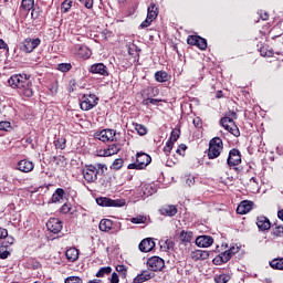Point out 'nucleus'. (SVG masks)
Returning a JSON list of instances; mask_svg holds the SVG:
<instances>
[{
  "label": "nucleus",
  "instance_id": "f257e3e1",
  "mask_svg": "<svg viewBox=\"0 0 283 283\" xmlns=\"http://www.w3.org/2000/svg\"><path fill=\"white\" fill-rule=\"evenodd\" d=\"M8 83L13 90H19L22 96L32 98L34 96V85L32 84V76L25 73L12 75Z\"/></svg>",
  "mask_w": 283,
  "mask_h": 283
},
{
  "label": "nucleus",
  "instance_id": "f03ea898",
  "mask_svg": "<svg viewBox=\"0 0 283 283\" xmlns=\"http://www.w3.org/2000/svg\"><path fill=\"white\" fill-rule=\"evenodd\" d=\"M105 171H107V165L105 164L85 165L82 175L86 182H96L98 176H103Z\"/></svg>",
  "mask_w": 283,
  "mask_h": 283
},
{
  "label": "nucleus",
  "instance_id": "7ed1b4c3",
  "mask_svg": "<svg viewBox=\"0 0 283 283\" xmlns=\"http://www.w3.org/2000/svg\"><path fill=\"white\" fill-rule=\"evenodd\" d=\"M222 149H224V144L220 137H214L209 143L208 148V158L213 160L222 154Z\"/></svg>",
  "mask_w": 283,
  "mask_h": 283
},
{
  "label": "nucleus",
  "instance_id": "20e7f679",
  "mask_svg": "<svg viewBox=\"0 0 283 283\" xmlns=\"http://www.w3.org/2000/svg\"><path fill=\"white\" fill-rule=\"evenodd\" d=\"M98 105V97L95 94H84L81 98L80 107L83 112H90Z\"/></svg>",
  "mask_w": 283,
  "mask_h": 283
},
{
  "label": "nucleus",
  "instance_id": "39448f33",
  "mask_svg": "<svg viewBox=\"0 0 283 283\" xmlns=\"http://www.w3.org/2000/svg\"><path fill=\"white\" fill-rule=\"evenodd\" d=\"M151 163V157L145 153H137L136 163L129 164L128 169H145Z\"/></svg>",
  "mask_w": 283,
  "mask_h": 283
},
{
  "label": "nucleus",
  "instance_id": "423d86ee",
  "mask_svg": "<svg viewBox=\"0 0 283 283\" xmlns=\"http://www.w3.org/2000/svg\"><path fill=\"white\" fill-rule=\"evenodd\" d=\"M96 202L99 207H125L127 201L125 199H109L107 197H98Z\"/></svg>",
  "mask_w": 283,
  "mask_h": 283
},
{
  "label": "nucleus",
  "instance_id": "0eeeda50",
  "mask_svg": "<svg viewBox=\"0 0 283 283\" xmlns=\"http://www.w3.org/2000/svg\"><path fill=\"white\" fill-rule=\"evenodd\" d=\"M95 138L102 140V143H115L116 140V130L112 128L102 129L101 132L95 133Z\"/></svg>",
  "mask_w": 283,
  "mask_h": 283
},
{
  "label": "nucleus",
  "instance_id": "6e6552de",
  "mask_svg": "<svg viewBox=\"0 0 283 283\" xmlns=\"http://www.w3.org/2000/svg\"><path fill=\"white\" fill-rule=\"evenodd\" d=\"M220 124L222 125V127H224V129H227V132L232 134V136H235L237 138L238 136H240V129L235 125V122H233V118L223 117L221 118Z\"/></svg>",
  "mask_w": 283,
  "mask_h": 283
},
{
  "label": "nucleus",
  "instance_id": "1a4fd4ad",
  "mask_svg": "<svg viewBox=\"0 0 283 283\" xmlns=\"http://www.w3.org/2000/svg\"><path fill=\"white\" fill-rule=\"evenodd\" d=\"M39 45H41V39L28 38L22 42L20 50L22 52H25L27 54H30V52H34V50H36V48H39Z\"/></svg>",
  "mask_w": 283,
  "mask_h": 283
},
{
  "label": "nucleus",
  "instance_id": "9d476101",
  "mask_svg": "<svg viewBox=\"0 0 283 283\" xmlns=\"http://www.w3.org/2000/svg\"><path fill=\"white\" fill-rule=\"evenodd\" d=\"M147 266L150 271H161L165 269V260L160 256H151L147 260Z\"/></svg>",
  "mask_w": 283,
  "mask_h": 283
},
{
  "label": "nucleus",
  "instance_id": "9b49d317",
  "mask_svg": "<svg viewBox=\"0 0 283 283\" xmlns=\"http://www.w3.org/2000/svg\"><path fill=\"white\" fill-rule=\"evenodd\" d=\"M227 163L229 167H238V165L242 163V155L240 150L235 148L231 149Z\"/></svg>",
  "mask_w": 283,
  "mask_h": 283
},
{
  "label": "nucleus",
  "instance_id": "f8f14e48",
  "mask_svg": "<svg viewBox=\"0 0 283 283\" xmlns=\"http://www.w3.org/2000/svg\"><path fill=\"white\" fill-rule=\"evenodd\" d=\"M188 45H197L199 50H207V40L200 35H189L187 39Z\"/></svg>",
  "mask_w": 283,
  "mask_h": 283
},
{
  "label": "nucleus",
  "instance_id": "ddd939ff",
  "mask_svg": "<svg viewBox=\"0 0 283 283\" xmlns=\"http://www.w3.org/2000/svg\"><path fill=\"white\" fill-rule=\"evenodd\" d=\"M46 229L51 233H61L63 231V223L56 218H52L46 222Z\"/></svg>",
  "mask_w": 283,
  "mask_h": 283
},
{
  "label": "nucleus",
  "instance_id": "4468645a",
  "mask_svg": "<svg viewBox=\"0 0 283 283\" xmlns=\"http://www.w3.org/2000/svg\"><path fill=\"white\" fill-rule=\"evenodd\" d=\"M155 248L156 242H154L151 238H146L139 243V251H142V253H149V251H154Z\"/></svg>",
  "mask_w": 283,
  "mask_h": 283
},
{
  "label": "nucleus",
  "instance_id": "2eb2a0df",
  "mask_svg": "<svg viewBox=\"0 0 283 283\" xmlns=\"http://www.w3.org/2000/svg\"><path fill=\"white\" fill-rule=\"evenodd\" d=\"M91 74H99V76H109L107 66L103 63H95L90 69Z\"/></svg>",
  "mask_w": 283,
  "mask_h": 283
},
{
  "label": "nucleus",
  "instance_id": "dca6fc26",
  "mask_svg": "<svg viewBox=\"0 0 283 283\" xmlns=\"http://www.w3.org/2000/svg\"><path fill=\"white\" fill-rule=\"evenodd\" d=\"M17 169L19 171H22V174H30V171L34 169V163L27 159H22L18 163Z\"/></svg>",
  "mask_w": 283,
  "mask_h": 283
},
{
  "label": "nucleus",
  "instance_id": "f3484780",
  "mask_svg": "<svg viewBox=\"0 0 283 283\" xmlns=\"http://www.w3.org/2000/svg\"><path fill=\"white\" fill-rule=\"evenodd\" d=\"M196 244L201 249H207L213 244V238L210 235H200L196 239Z\"/></svg>",
  "mask_w": 283,
  "mask_h": 283
},
{
  "label": "nucleus",
  "instance_id": "a211bd4d",
  "mask_svg": "<svg viewBox=\"0 0 283 283\" xmlns=\"http://www.w3.org/2000/svg\"><path fill=\"white\" fill-rule=\"evenodd\" d=\"M256 226L260 231H269L271 229V220L264 216L258 217Z\"/></svg>",
  "mask_w": 283,
  "mask_h": 283
},
{
  "label": "nucleus",
  "instance_id": "6ab92c4d",
  "mask_svg": "<svg viewBox=\"0 0 283 283\" xmlns=\"http://www.w3.org/2000/svg\"><path fill=\"white\" fill-rule=\"evenodd\" d=\"M251 209H253L252 201H241L237 208V213H239V216H244V214L249 213V211H251Z\"/></svg>",
  "mask_w": 283,
  "mask_h": 283
},
{
  "label": "nucleus",
  "instance_id": "aec40b11",
  "mask_svg": "<svg viewBox=\"0 0 283 283\" xmlns=\"http://www.w3.org/2000/svg\"><path fill=\"white\" fill-rule=\"evenodd\" d=\"M113 227H114L113 220L102 219L99 222V231H103L104 233H108V231H112Z\"/></svg>",
  "mask_w": 283,
  "mask_h": 283
},
{
  "label": "nucleus",
  "instance_id": "412c9836",
  "mask_svg": "<svg viewBox=\"0 0 283 283\" xmlns=\"http://www.w3.org/2000/svg\"><path fill=\"white\" fill-rule=\"evenodd\" d=\"M191 258L195 260V262H198V260H207L209 258V251L196 250L191 253Z\"/></svg>",
  "mask_w": 283,
  "mask_h": 283
},
{
  "label": "nucleus",
  "instance_id": "4be33fe9",
  "mask_svg": "<svg viewBox=\"0 0 283 283\" xmlns=\"http://www.w3.org/2000/svg\"><path fill=\"white\" fill-rule=\"evenodd\" d=\"M65 256L69 262H76V260H78V250L76 248H70L66 250Z\"/></svg>",
  "mask_w": 283,
  "mask_h": 283
},
{
  "label": "nucleus",
  "instance_id": "5701e85b",
  "mask_svg": "<svg viewBox=\"0 0 283 283\" xmlns=\"http://www.w3.org/2000/svg\"><path fill=\"white\" fill-rule=\"evenodd\" d=\"M179 240H180V242H182V244H189V242H191V240H193V232H191V231L187 232V231L182 230L180 232Z\"/></svg>",
  "mask_w": 283,
  "mask_h": 283
},
{
  "label": "nucleus",
  "instance_id": "b1692460",
  "mask_svg": "<svg viewBox=\"0 0 283 283\" xmlns=\"http://www.w3.org/2000/svg\"><path fill=\"white\" fill-rule=\"evenodd\" d=\"M161 216H169L172 218V216H176L178 213V208L176 206H166L165 208L160 209Z\"/></svg>",
  "mask_w": 283,
  "mask_h": 283
},
{
  "label": "nucleus",
  "instance_id": "393cba45",
  "mask_svg": "<svg viewBox=\"0 0 283 283\" xmlns=\"http://www.w3.org/2000/svg\"><path fill=\"white\" fill-rule=\"evenodd\" d=\"M168 80H169V74H167V72L157 71L155 73V81H157V83H167Z\"/></svg>",
  "mask_w": 283,
  "mask_h": 283
},
{
  "label": "nucleus",
  "instance_id": "a878e982",
  "mask_svg": "<svg viewBox=\"0 0 283 283\" xmlns=\"http://www.w3.org/2000/svg\"><path fill=\"white\" fill-rule=\"evenodd\" d=\"M270 266L275 271H283V258L273 259L270 261Z\"/></svg>",
  "mask_w": 283,
  "mask_h": 283
},
{
  "label": "nucleus",
  "instance_id": "bb28decb",
  "mask_svg": "<svg viewBox=\"0 0 283 283\" xmlns=\"http://www.w3.org/2000/svg\"><path fill=\"white\" fill-rule=\"evenodd\" d=\"M63 196H65V190H63V188H57L53 193L51 201L61 202V200H63Z\"/></svg>",
  "mask_w": 283,
  "mask_h": 283
},
{
  "label": "nucleus",
  "instance_id": "cd10ccee",
  "mask_svg": "<svg viewBox=\"0 0 283 283\" xmlns=\"http://www.w3.org/2000/svg\"><path fill=\"white\" fill-rule=\"evenodd\" d=\"M158 17V8L156 4H150L147 9V18L151 19L153 21H156V18Z\"/></svg>",
  "mask_w": 283,
  "mask_h": 283
},
{
  "label": "nucleus",
  "instance_id": "c85d7f7f",
  "mask_svg": "<svg viewBox=\"0 0 283 283\" xmlns=\"http://www.w3.org/2000/svg\"><path fill=\"white\" fill-rule=\"evenodd\" d=\"M232 255L231 252H229V250L224 251L223 253H221V255L217 259H214V262H222L223 264H227V262H229V260H231Z\"/></svg>",
  "mask_w": 283,
  "mask_h": 283
},
{
  "label": "nucleus",
  "instance_id": "c756f323",
  "mask_svg": "<svg viewBox=\"0 0 283 283\" xmlns=\"http://www.w3.org/2000/svg\"><path fill=\"white\" fill-rule=\"evenodd\" d=\"M9 255L10 251H8V244L6 242H2L0 245V260H8Z\"/></svg>",
  "mask_w": 283,
  "mask_h": 283
},
{
  "label": "nucleus",
  "instance_id": "7c9ffc66",
  "mask_svg": "<svg viewBox=\"0 0 283 283\" xmlns=\"http://www.w3.org/2000/svg\"><path fill=\"white\" fill-rule=\"evenodd\" d=\"M21 8L25 10V12H30V10L34 8V0H22Z\"/></svg>",
  "mask_w": 283,
  "mask_h": 283
},
{
  "label": "nucleus",
  "instance_id": "2f4dec72",
  "mask_svg": "<svg viewBox=\"0 0 283 283\" xmlns=\"http://www.w3.org/2000/svg\"><path fill=\"white\" fill-rule=\"evenodd\" d=\"M112 273V268L111 266H104L98 270L96 273V277H105V275H109Z\"/></svg>",
  "mask_w": 283,
  "mask_h": 283
},
{
  "label": "nucleus",
  "instance_id": "473e14b6",
  "mask_svg": "<svg viewBox=\"0 0 283 283\" xmlns=\"http://www.w3.org/2000/svg\"><path fill=\"white\" fill-rule=\"evenodd\" d=\"M130 222L133 224H145V222H147V217H145L143 214H139V216H137L135 218H132Z\"/></svg>",
  "mask_w": 283,
  "mask_h": 283
},
{
  "label": "nucleus",
  "instance_id": "72a5a7b5",
  "mask_svg": "<svg viewBox=\"0 0 283 283\" xmlns=\"http://www.w3.org/2000/svg\"><path fill=\"white\" fill-rule=\"evenodd\" d=\"M272 235H275V238H283V224L275 226L272 229Z\"/></svg>",
  "mask_w": 283,
  "mask_h": 283
},
{
  "label": "nucleus",
  "instance_id": "f704fd0d",
  "mask_svg": "<svg viewBox=\"0 0 283 283\" xmlns=\"http://www.w3.org/2000/svg\"><path fill=\"white\" fill-rule=\"evenodd\" d=\"M231 280V276L229 274H220L214 277L216 283H227Z\"/></svg>",
  "mask_w": 283,
  "mask_h": 283
},
{
  "label": "nucleus",
  "instance_id": "c9c22d12",
  "mask_svg": "<svg viewBox=\"0 0 283 283\" xmlns=\"http://www.w3.org/2000/svg\"><path fill=\"white\" fill-rule=\"evenodd\" d=\"M108 154H111V156H114L116 154H118V151H120V145L119 144H112L108 146Z\"/></svg>",
  "mask_w": 283,
  "mask_h": 283
},
{
  "label": "nucleus",
  "instance_id": "e433bc0d",
  "mask_svg": "<svg viewBox=\"0 0 283 283\" xmlns=\"http://www.w3.org/2000/svg\"><path fill=\"white\" fill-rule=\"evenodd\" d=\"M174 143L172 139H168V142L166 143V146L164 147V153L166 154V156H169V154H171V150L174 149Z\"/></svg>",
  "mask_w": 283,
  "mask_h": 283
},
{
  "label": "nucleus",
  "instance_id": "4c0bfd02",
  "mask_svg": "<svg viewBox=\"0 0 283 283\" xmlns=\"http://www.w3.org/2000/svg\"><path fill=\"white\" fill-rule=\"evenodd\" d=\"M72 8V1L71 0H65L64 2H62L61 4V10L62 12L65 14L67 12H70V9Z\"/></svg>",
  "mask_w": 283,
  "mask_h": 283
},
{
  "label": "nucleus",
  "instance_id": "58836bf2",
  "mask_svg": "<svg viewBox=\"0 0 283 283\" xmlns=\"http://www.w3.org/2000/svg\"><path fill=\"white\" fill-rule=\"evenodd\" d=\"M135 129L139 134V136H145L147 135V127L143 124H135Z\"/></svg>",
  "mask_w": 283,
  "mask_h": 283
},
{
  "label": "nucleus",
  "instance_id": "ea45409f",
  "mask_svg": "<svg viewBox=\"0 0 283 283\" xmlns=\"http://www.w3.org/2000/svg\"><path fill=\"white\" fill-rule=\"evenodd\" d=\"M10 129H12V124L10 122H0V132H10Z\"/></svg>",
  "mask_w": 283,
  "mask_h": 283
},
{
  "label": "nucleus",
  "instance_id": "a19ab883",
  "mask_svg": "<svg viewBox=\"0 0 283 283\" xmlns=\"http://www.w3.org/2000/svg\"><path fill=\"white\" fill-rule=\"evenodd\" d=\"M116 271H117V273H119V275H120V277H123V280H125V277H127V268L125 265H117Z\"/></svg>",
  "mask_w": 283,
  "mask_h": 283
},
{
  "label": "nucleus",
  "instance_id": "79ce46f5",
  "mask_svg": "<svg viewBox=\"0 0 283 283\" xmlns=\"http://www.w3.org/2000/svg\"><path fill=\"white\" fill-rule=\"evenodd\" d=\"M57 70L60 72H70V70H72V64L70 63H61L57 65Z\"/></svg>",
  "mask_w": 283,
  "mask_h": 283
},
{
  "label": "nucleus",
  "instance_id": "37998d69",
  "mask_svg": "<svg viewBox=\"0 0 283 283\" xmlns=\"http://www.w3.org/2000/svg\"><path fill=\"white\" fill-rule=\"evenodd\" d=\"M64 283H83V279L78 276H69L65 279Z\"/></svg>",
  "mask_w": 283,
  "mask_h": 283
},
{
  "label": "nucleus",
  "instance_id": "c03bdc74",
  "mask_svg": "<svg viewBox=\"0 0 283 283\" xmlns=\"http://www.w3.org/2000/svg\"><path fill=\"white\" fill-rule=\"evenodd\" d=\"M123 159L118 158L113 161L112 169H122L123 168Z\"/></svg>",
  "mask_w": 283,
  "mask_h": 283
},
{
  "label": "nucleus",
  "instance_id": "a18cd8bd",
  "mask_svg": "<svg viewBox=\"0 0 283 283\" xmlns=\"http://www.w3.org/2000/svg\"><path fill=\"white\" fill-rule=\"evenodd\" d=\"M82 6H85L87 10H92L94 8V0H78Z\"/></svg>",
  "mask_w": 283,
  "mask_h": 283
},
{
  "label": "nucleus",
  "instance_id": "49530a36",
  "mask_svg": "<svg viewBox=\"0 0 283 283\" xmlns=\"http://www.w3.org/2000/svg\"><path fill=\"white\" fill-rule=\"evenodd\" d=\"M179 138H180V129L172 130L169 139L176 143Z\"/></svg>",
  "mask_w": 283,
  "mask_h": 283
},
{
  "label": "nucleus",
  "instance_id": "de8ad7c7",
  "mask_svg": "<svg viewBox=\"0 0 283 283\" xmlns=\"http://www.w3.org/2000/svg\"><path fill=\"white\" fill-rule=\"evenodd\" d=\"M56 149H65V138H59L55 142Z\"/></svg>",
  "mask_w": 283,
  "mask_h": 283
},
{
  "label": "nucleus",
  "instance_id": "09e8293b",
  "mask_svg": "<svg viewBox=\"0 0 283 283\" xmlns=\"http://www.w3.org/2000/svg\"><path fill=\"white\" fill-rule=\"evenodd\" d=\"M134 283H143V282H147V280L145 279V274L142 272L140 274H138L134 280Z\"/></svg>",
  "mask_w": 283,
  "mask_h": 283
},
{
  "label": "nucleus",
  "instance_id": "8fccbe9b",
  "mask_svg": "<svg viewBox=\"0 0 283 283\" xmlns=\"http://www.w3.org/2000/svg\"><path fill=\"white\" fill-rule=\"evenodd\" d=\"M153 21H154V20H151V18H147V17H146L145 21H143V22L140 23V28H142V29L149 28V27L151 25V22H153Z\"/></svg>",
  "mask_w": 283,
  "mask_h": 283
},
{
  "label": "nucleus",
  "instance_id": "3c124183",
  "mask_svg": "<svg viewBox=\"0 0 283 283\" xmlns=\"http://www.w3.org/2000/svg\"><path fill=\"white\" fill-rule=\"evenodd\" d=\"M72 211V206L70 203H64L61 207V213H70Z\"/></svg>",
  "mask_w": 283,
  "mask_h": 283
},
{
  "label": "nucleus",
  "instance_id": "603ef678",
  "mask_svg": "<svg viewBox=\"0 0 283 283\" xmlns=\"http://www.w3.org/2000/svg\"><path fill=\"white\" fill-rule=\"evenodd\" d=\"M185 151H187V145L185 144L179 145V147L176 150V153L179 154V156H182V153Z\"/></svg>",
  "mask_w": 283,
  "mask_h": 283
},
{
  "label": "nucleus",
  "instance_id": "864d4df0",
  "mask_svg": "<svg viewBox=\"0 0 283 283\" xmlns=\"http://www.w3.org/2000/svg\"><path fill=\"white\" fill-rule=\"evenodd\" d=\"M195 127L199 128L202 127V119H200V117H195L192 120Z\"/></svg>",
  "mask_w": 283,
  "mask_h": 283
},
{
  "label": "nucleus",
  "instance_id": "5fc2aeb1",
  "mask_svg": "<svg viewBox=\"0 0 283 283\" xmlns=\"http://www.w3.org/2000/svg\"><path fill=\"white\" fill-rule=\"evenodd\" d=\"M6 238H8V230L0 228V240H6Z\"/></svg>",
  "mask_w": 283,
  "mask_h": 283
},
{
  "label": "nucleus",
  "instance_id": "6e6d98bb",
  "mask_svg": "<svg viewBox=\"0 0 283 283\" xmlns=\"http://www.w3.org/2000/svg\"><path fill=\"white\" fill-rule=\"evenodd\" d=\"M228 251L230 252V255L233 256V255H235V253H238L240 251V248L238 245H233Z\"/></svg>",
  "mask_w": 283,
  "mask_h": 283
},
{
  "label": "nucleus",
  "instance_id": "4d7b16f0",
  "mask_svg": "<svg viewBox=\"0 0 283 283\" xmlns=\"http://www.w3.org/2000/svg\"><path fill=\"white\" fill-rule=\"evenodd\" d=\"M259 15L262 21H269V13L266 11H261Z\"/></svg>",
  "mask_w": 283,
  "mask_h": 283
},
{
  "label": "nucleus",
  "instance_id": "13d9d810",
  "mask_svg": "<svg viewBox=\"0 0 283 283\" xmlns=\"http://www.w3.org/2000/svg\"><path fill=\"white\" fill-rule=\"evenodd\" d=\"M157 105L158 103H160V99H156V98H147L146 99V105Z\"/></svg>",
  "mask_w": 283,
  "mask_h": 283
},
{
  "label": "nucleus",
  "instance_id": "bf43d9fd",
  "mask_svg": "<svg viewBox=\"0 0 283 283\" xmlns=\"http://www.w3.org/2000/svg\"><path fill=\"white\" fill-rule=\"evenodd\" d=\"M120 280L118 279V274L114 272L111 276V283H118Z\"/></svg>",
  "mask_w": 283,
  "mask_h": 283
},
{
  "label": "nucleus",
  "instance_id": "052dcab7",
  "mask_svg": "<svg viewBox=\"0 0 283 283\" xmlns=\"http://www.w3.org/2000/svg\"><path fill=\"white\" fill-rule=\"evenodd\" d=\"M97 156L108 157V156H112V155L109 154L108 148H106V149L99 150V154Z\"/></svg>",
  "mask_w": 283,
  "mask_h": 283
},
{
  "label": "nucleus",
  "instance_id": "680f3d73",
  "mask_svg": "<svg viewBox=\"0 0 283 283\" xmlns=\"http://www.w3.org/2000/svg\"><path fill=\"white\" fill-rule=\"evenodd\" d=\"M97 156L108 157V156H112V155L109 154L108 148H106V149L99 150V154Z\"/></svg>",
  "mask_w": 283,
  "mask_h": 283
},
{
  "label": "nucleus",
  "instance_id": "e2e57ef3",
  "mask_svg": "<svg viewBox=\"0 0 283 283\" xmlns=\"http://www.w3.org/2000/svg\"><path fill=\"white\" fill-rule=\"evenodd\" d=\"M7 241H4V243L7 244V247H10L12 244H14V238L13 237H6Z\"/></svg>",
  "mask_w": 283,
  "mask_h": 283
},
{
  "label": "nucleus",
  "instance_id": "0e129e2a",
  "mask_svg": "<svg viewBox=\"0 0 283 283\" xmlns=\"http://www.w3.org/2000/svg\"><path fill=\"white\" fill-rule=\"evenodd\" d=\"M186 185H188V187H192V185H196V178L189 177L186 179Z\"/></svg>",
  "mask_w": 283,
  "mask_h": 283
},
{
  "label": "nucleus",
  "instance_id": "69168bd1",
  "mask_svg": "<svg viewBox=\"0 0 283 283\" xmlns=\"http://www.w3.org/2000/svg\"><path fill=\"white\" fill-rule=\"evenodd\" d=\"M144 277L146 279V282L148 280H151V277H154V273L149 272V271H144Z\"/></svg>",
  "mask_w": 283,
  "mask_h": 283
},
{
  "label": "nucleus",
  "instance_id": "338daca9",
  "mask_svg": "<svg viewBox=\"0 0 283 283\" xmlns=\"http://www.w3.org/2000/svg\"><path fill=\"white\" fill-rule=\"evenodd\" d=\"M0 50H8V43L3 39H0Z\"/></svg>",
  "mask_w": 283,
  "mask_h": 283
},
{
  "label": "nucleus",
  "instance_id": "774afa93",
  "mask_svg": "<svg viewBox=\"0 0 283 283\" xmlns=\"http://www.w3.org/2000/svg\"><path fill=\"white\" fill-rule=\"evenodd\" d=\"M226 118H232V120H235V118H238V114L235 112H230Z\"/></svg>",
  "mask_w": 283,
  "mask_h": 283
}]
</instances>
